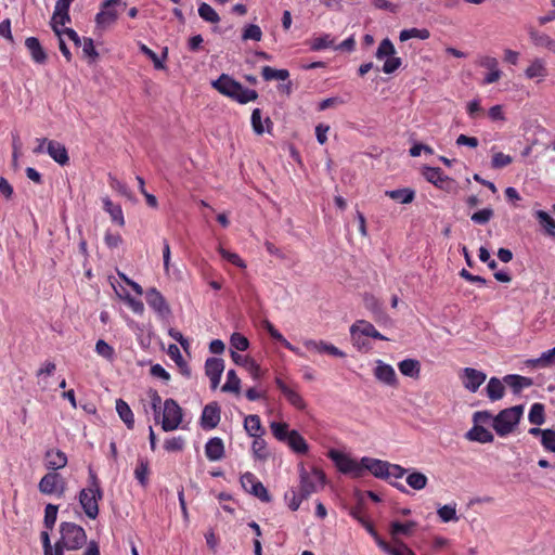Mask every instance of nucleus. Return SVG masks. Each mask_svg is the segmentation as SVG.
<instances>
[{"label": "nucleus", "mask_w": 555, "mask_h": 555, "mask_svg": "<svg viewBox=\"0 0 555 555\" xmlns=\"http://www.w3.org/2000/svg\"><path fill=\"white\" fill-rule=\"evenodd\" d=\"M103 499V490L96 474L90 468L88 477V487L79 493V503L85 514L90 519H95L99 515V501Z\"/></svg>", "instance_id": "f257e3e1"}, {"label": "nucleus", "mask_w": 555, "mask_h": 555, "mask_svg": "<svg viewBox=\"0 0 555 555\" xmlns=\"http://www.w3.org/2000/svg\"><path fill=\"white\" fill-rule=\"evenodd\" d=\"M60 541L66 546L67 551H76L87 543V533L85 529L70 521L60 524Z\"/></svg>", "instance_id": "f03ea898"}, {"label": "nucleus", "mask_w": 555, "mask_h": 555, "mask_svg": "<svg viewBox=\"0 0 555 555\" xmlns=\"http://www.w3.org/2000/svg\"><path fill=\"white\" fill-rule=\"evenodd\" d=\"M524 413L522 405H515L508 409L502 410L493 418V429L500 437H505L511 434L514 427L519 423Z\"/></svg>", "instance_id": "7ed1b4c3"}, {"label": "nucleus", "mask_w": 555, "mask_h": 555, "mask_svg": "<svg viewBox=\"0 0 555 555\" xmlns=\"http://www.w3.org/2000/svg\"><path fill=\"white\" fill-rule=\"evenodd\" d=\"M422 176L427 182L448 194L455 195L459 193L460 186L457 181L444 175L439 167L424 166Z\"/></svg>", "instance_id": "20e7f679"}, {"label": "nucleus", "mask_w": 555, "mask_h": 555, "mask_svg": "<svg viewBox=\"0 0 555 555\" xmlns=\"http://www.w3.org/2000/svg\"><path fill=\"white\" fill-rule=\"evenodd\" d=\"M375 57L377 60H385L382 68L385 74H392L402 65V60L396 56L395 46L389 38L380 41L375 52Z\"/></svg>", "instance_id": "39448f33"}, {"label": "nucleus", "mask_w": 555, "mask_h": 555, "mask_svg": "<svg viewBox=\"0 0 555 555\" xmlns=\"http://www.w3.org/2000/svg\"><path fill=\"white\" fill-rule=\"evenodd\" d=\"M328 457L334 462L335 466L340 473L350 475L352 478L362 477V460L358 462L357 460L337 450H331L328 452Z\"/></svg>", "instance_id": "423d86ee"}, {"label": "nucleus", "mask_w": 555, "mask_h": 555, "mask_svg": "<svg viewBox=\"0 0 555 555\" xmlns=\"http://www.w3.org/2000/svg\"><path fill=\"white\" fill-rule=\"evenodd\" d=\"M325 483V474L318 468H313L311 472L302 469L300 472V485L299 491L304 498H309L312 493L318 491L319 486L322 487Z\"/></svg>", "instance_id": "0eeeda50"}, {"label": "nucleus", "mask_w": 555, "mask_h": 555, "mask_svg": "<svg viewBox=\"0 0 555 555\" xmlns=\"http://www.w3.org/2000/svg\"><path fill=\"white\" fill-rule=\"evenodd\" d=\"M182 409L173 399H166L164 402V412L162 428L164 431H172L182 423Z\"/></svg>", "instance_id": "6e6552de"}, {"label": "nucleus", "mask_w": 555, "mask_h": 555, "mask_svg": "<svg viewBox=\"0 0 555 555\" xmlns=\"http://www.w3.org/2000/svg\"><path fill=\"white\" fill-rule=\"evenodd\" d=\"M38 489L42 494L63 496L66 490L64 478L55 472L47 473L39 481Z\"/></svg>", "instance_id": "1a4fd4ad"}, {"label": "nucleus", "mask_w": 555, "mask_h": 555, "mask_svg": "<svg viewBox=\"0 0 555 555\" xmlns=\"http://www.w3.org/2000/svg\"><path fill=\"white\" fill-rule=\"evenodd\" d=\"M241 485L243 489L253 494L254 496L258 498L262 502H270L271 496L263 486V483L250 472H246L241 476Z\"/></svg>", "instance_id": "9d476101"}, {"label": "nucleus", "mask_w": 555, "mask_h": 555, "mask_svg": "<svg viewBox=\"0 0 555 555\" xmlns=\"http://www.w3.org/2000/svg\"><path fill=\"white\" fill-rule=\"evenodd\" d=\"M350 334L353 339V344L357 347H360V335L379 340H388V338L380 334L372 323L365 320H358L354 322L350 327Z\"/></svg>", "instance_id": "9b49d317"}, {"label": "nucleus", "mask_w": 555, "mask_h": 555, "mask_svg": "<svg viewBox=\"0 0 555 555\" xmlns=\"http://www.w3.org/2000/svg\"><path fill=\"white\" fill-rule=\"evenodd\" d=\"M274 382L289 404L300 411L306 409V402L298 392L296 384H287L279 376L275 377Z\"/></svg>", "instance_id": "f8f14e48"}, {"label": "nucleus", "mask_w": 555, "mask_h": 555, "mask_svg": "<svg viewBox=\"0 0 555 555\" xmlns=\"http://www.w3.org/2000/svg\"><path fill=\"white\" fill-rule=\"evenodd\" d=\"M486 378V373L473 367H464L460 372V379L462 380L464 388L470 392H476L485 383Z\"/></svg>", "instance_id": "ddd939ff"}, {"label": "nucleus", "mask_w": 555, "mask_h": 555, "mask_svg": "<svg viewBox=\"0 0 555 555\" xmlns=\"http://www.w3.org/2000/svg\"><path fill=\"white\" fill-rule=\"evenodd\" d=\"M145 300L147 305L160 317H167L170 313V308L159 291L152 287L145 293Z\"/></svg>", "instance_id": "4468645a"}, {"label": "nucleus", "mask_w": 555, "mask_h": 555, "mask_svg": "<svg viewBox=\"0 0 555 555\" xmlns=\"http://www.w3.org/2000/svg\"><path fill=\"white\" fill-rule=\"evenodd\" d=\"M241 82L234 80L227 74H222L217 80L212 81V87L216 90L232 100L238 95L237 91H241Z\"/></svg>", "instance_id": "2eb2a0df"}, {"label": "nucleus", "mask_w": 555, "mask_h": 555, "mask_svg": "<svg viewBox=\"0 0 555 555\" xmlns=\"http://www.w3.org/2000/svg\"><path fill=\"white\" fill-rule=\"evenodd\" d=\"M374 376L380 383L390 386H398V378L393 367L390 364L384 363L382 360L376 361V367L374 369Z\"/></svg>", "instance_id": "dca6fc26"}, {"label": "nucleus", "mask_w": 555, "mask_h": 555, "mask_svg": "<svg viewBox=\"0 0 555 555\" xmlns=\"http://www.w3.org/2000/svg\"><path fill=\"white\" fill-rule=\"evenodd\" d=\"M120 0H105L102 3L101 11L95 16V22L99 26H108L117 20V12L114 5L119 4Z\"/></svg>", "instance_id": "f3484780"}, {"label": "nucleus", "mask_w": 555, "mask_h": 555, "mask_svg": "<svg viewBox=\"0 0 555 555\" xmlns=\"http://www.w3.org/2000/svg\"><path fill=\"white\" fill-rule=\"evenodd\" d=\"M417 524L413 520L405 522L391 521L389 525V534L392 543L403 542L400 537H411L416 528Z\"/></svg>", "instance_id": "a211bd4d"}, {"label": "nucleus", "mask_w": 555, "mask_h": 555, "mask_svg": "<svg viewBox=\"0 0 555 555\" xmlns=\"http://www.w3.org/2000/svg\"><path fill=\"white\" fill-rule=\"evenodd\" d=\"M68 463L65 452L59 449H49L44 453V467L50 472L64 468Z\"/></svg>", "instance_id": "6ab92c4d"}, {"label": "nucleus", "mask_w": 555, "mask_h": 555, "mask_svg": "<svg viewBox=\"0 0 555 555\" xmlns=\"http://www.w3.org/2000/svg\"><path fill=\"white\" fill-rule=\"evenodd\" d=\"M220 422V408L216 402L207 404L203 409L201 426L204 429H214Z\"/></svg>", "instance_id": "aec40b11"}, {"label": "nucleus", "mask_w": 555, "mask_h": 555, "mask_svg": "<svg viewBox=\"0 0 555 555\" xmlns=\"http://www.w3.org/2000/svg\"><path fill=\"white\" fill-rule=\"evenodd\" d=\"M388 462L372 457H362V475L369 470L374 477L387 479Z\"/></svg>", "instance_id": "412c9836"}, {"label": "nucleus", "mask_w": 555, "mask_h": 555, "mask_svg": "<svg viewBox=\"0 0 555 555\" xmlns=\"http://www.w3.org/2000/svg\"><path fill=\"white\" fill-rule=\"evenodd\" d=\"M231 359L236 365L246 369L254 379H259L261 377L260 365L256 363V361L250 357L243 356L234 350H231Z\"/></svg>", "instance_id": "4be33fe9"}, {"label": "nucleus", "mask_w": 555, "mask_h": 555, "mask_svg": "<svg viewBox=\"0 0 555 555\" xmlns=\"http://www.w3.org/2000/svg\"><path fill=\"white\" fill-rule=\"evenodd\" d=\"M308 350H313L319 353H327L333 357L345 358L346 353L338 349L336 346L328 344L324 340L308 339L304 343Z\"/></svg>", "instance_id": "5701e85b"}, {"label": "nucleus", "mask_w": 555, "mask_h": 555, "mask_svg": "<svg viewBox=\"0 0 555 555\" xmlns=\"http://www.w3.org/2000/svg\"><path fill=\"white\" fill-rule=\"evenodd\" d=\"M47 153L61 166H65L69 162L67 150L61 142L54 140L48 141Z\"/></svg>", "instance_id": "b1692460"}, {"label": "nucleus", "mask_w": 555, "mask_h": 555, "mask_svg": "<svg viewBox=\"0 0 555 555\" xmlns=\"http://www.w3.org/2000/svg\"><path fill=\"white\" fill-rule=\"evenodd\" d=\"M25 47L27 48L31 60L37 64H44L48 55L42 48L40 41L36 37H28L25 40Z\"/></svg>", "instance_id": "393cba45"}, {"label": "nucleus", "mask_w": 555, "mask_h": 555, "mask_svg": "<svg viewBox=\"0 0 555 555\" xmlns=\"http://www.w3.org/2000/svg\"><path fill=\"white\" fill-rule=\"evenodd\" d=\"M205 455L209 461H219L224 456V444L221 438H210L205 444Z\"/></svg>", "instance_id": "a878e982"}, {"label": "nucleus", "mask_w": 555, "mask_h": 555, "mask_svg": "<svg viewBox=\"0 0 555 555\" xmlns=\"http://www.w3.org/2000/svg\"><path fill=\"white\" fill-rule=\"evenodd\" d=\"M528 34L534 46L547 49L555 53V40L551 36L533 28H530Z\"/></svg>", "instance_id": "bb28decb"}, {"label": "nucleus", "mask_w": 555, "mask_h": 555, "mask_svg": "<svg viewBox=\"0 0 555 555\" xmlns=\"http://www.w3.org/2000/svg\"><path fill=\"white\" fill-rule=\"evenodd\" d=\"M363 304L365 309H367L373 314L376 321H379L385 317L382 301L373 294L365 293L363 295Z\"/></svg>", "instance_id": "cd10ccee"}, {"label": "nucleus", "mask_w": 555, "mask_h": 555, "mask_svg": "<svg viewBox=\"0 0 555 555\" xmlns=\"http://www.w3.org/2000/svg\"><path fill=\"white\" fill-rule=\"evenodd\" d=\"M525 75L529 79L538 78L539 81L543 80L548 75L545 61L542 59L533 60L525 70Z\"/></svg>", "instance_id": "c85d7f7f"}, {"label": "nucleus", "mask_w": 555, "mask_h": 555, "mask_svg": "<svg viewBox=\"0 0 555 555\" xmlns=\"http://www.w3.org/2000/svg\"><path fill=\"white\" fill-rule=\"evenodd\" d=\"M503 380L513 389L514 393H519L524 388H528L533 384L531 378L516 374L506 375Z\"/></svg>", "instance_id": "c756f323"}, {"label": "nucleus", "mask_w": 555, "mask_h": 555, "mask_svg": "<svg viewBox=\"0 0 555 555\" xmlns=\"http://www.w3.org/2000/svg\"><path fill=\"white\" fill-rule=\"evenodd\" d=\"M466 438L470 441H478L481 443H489L494 439L492 433L481 425H474L466 434Z\"/></svg>", "instance_id": "7c9ffc66"}, {"label": "nucleus", "mask_w": 555, "mask_h": 555, "mask_svg": "<svg viewBox=\"0 0 555 555\" xmlns=\"http://www.w3.org/2000/svg\"><path fill=\"white\" fill-rule=\"evenodd\" d=\"M398 369L404 376L418 378L421 373V363L415 359H404L398 363Z\"/></svg>", "instance_id": "2f4dec72"}, {"label": "nucleus", "mask_w": 555, "mask_h": 555, "mask_svg": "<svg viewBox=\"0 0 555 555\" xmlns=\"http://www.w3.org/2000/svg\"><path fill=\"white\" fill-rule=\"evenodd\" d=\"M244 428L251 437H260L264 434L260 417L256 414H250L245 417Z\"/></svg>", "instance_id": "473e14b6"}, {"label": "nucleus", "mask_w": 555, "mask_h": 555, "mask_svg": "<svg viewBox=\"0 0 555 555\" xmlns=\"http://www.w3.org/2000/svg\"><path fill=\"white\" fill-rule=\"evenodd\" d=\"M385 195L398 203L410 204L415 198V191L410 188H403L398 190L386 191Z\"/></svg>", "instance_id": "72a5a7b5"}, {"label": "nucleus", "mask_w": 555, "mask_h": 555, "mask_svg": "<svg viewBox=\"0 0 555 555\" xmlns=\"http://www.w3.org/2000/svg\"><path fill=\"white\" fill-rule=\"evenodd\" d=\"M286 442L288 447L298 454H306L308 452V444L305 438L297 430L289 431Z\"/></svg>", "instance_id": "f704fd0d"}, {"label": "nucleus", "mask_w": 555, "mask_h": 555, "mask_svg": "<svg viewBox=\"0 0 555 555\" xmlns=\"http://www.w3.org/2000/svg\"><path fill=\"white\" fill-rule=\"evenodd\" d=\"M116 411H117L119 417L121 418V421L126 424V426L129 429H132L134 426V416H133V413H132L129 404L122 399H117L116 400Z\"/></svg>", "instance_id": "c9c22d12"}, {"label": "nucleus", "mask_w": 555, "mask_h": 555, "mask_svg": "<svg viewBox=\"0 0 555 555\" xmlns=\"http://www.w3.org/2000/svg\"><path fill=\"white\" fill-rule=\"evenodd\" d=\"M487 396L491 401H498L503 398L505 387L498 377H491L486 387Z\"/></svg>", "instance_id": "e433bc0d"}, {"label": "nucleus", "mask_w": 555, "mask_h": 555, "mask_svg": "<svg viewBox=\"0 0 555 555\" xmlns=\"http://www.w3.org/2000/svg\"><path fill=\"white\" fill-rule=\"evenodd\" d=\"M103 208L118 225L125 224V218L120 205H115L108 197L103 198Z\"/></svg>", "instance_id": "4c0bfd02"}, {"label": "nucleus", "mask_w": 555, "mask_h": 555, "mask_svg": "<svg viewBox=\"0 0 555 555\" xmlns=\"http://www.w3.org/2000/svg\"><path fill=\"white\" fill-rule=\"evenodd\" d=\"M526 364L531 367H547L555 364V347L541 354L537 359H529Z\"/></svg>", "instance_id": "58836bf2"}, {"label": "nucleus", "mask_w": 555, "mask_h": 555, "mask_svg": "<svg viewBox=\"0 0 555 555\" xmlns=\"http://www.w3.org/2000/svg\"><path fill=\"white\" fill-rule=\"evenodd\" d=\"M168 353L178 365L180 373L188 378L191 377V369L181 356L179 348L176 345H170L168 348Z\"/></svg>", "instance_id": "ea45409f"}, {"label": "nucleus", "mask_w": 555, "mask_h": 555, "mask_svg": "<svg viewBox=\"0 0 555 555\" xmlns=\"http://www.w3.org/2000/svg\"><path fill=\"white\" fill-rule=\"evenodd\" d=\"M224 370V361L221 358H208L205 362L207 376H221Z\"/></svg>", "instance_id": "a19ab883"}, {"label": "nucleus", "mask_w": 555, "mask_h": 555, "mask_svg": "<svg viewBox=\"0 0 555 555\" xmlns=\"http://www.w3.org/2000/svg\"><path fill=\"white\" fill-rule=\"evenodd\" d=\"M150 465L147 460L139 459L137 467L134 469V477L142 487H146L149 483Z\"/></svg>", "instance_id": "79ce46f5"}, {"label": "nucleus", "mask_w": 555, "mask_h": 555, "mask_svg": "<svg viewBox=\"0 0 555 555\" xmlns=\"http://www.w3.org/2000/svg\"><path fill=\"white\" fill-rule=\"evenodd\" d=\"M261 76L266 81L286 80L289 77V72L287 69H275L271 66H263Z\"/></svg>", "instance_id": "37998d69"}, {"label": "nucleus", "mask_w": 555, "mask_h": 555, "mask_svg": "<svg viewBox=\"0 0 555 555\" xmlns=\"http://www.w3.org/2000/svg\"><path fill=\"white\" fill-rule=\"evenodd\" d=\"M430 37V33L426 28H409L400 31L399 39L400 41H406L412 38H417L421 40H426Z\"/></svg>", "instance_id": "c03bdc74"}, {"label": "nucleus", "mask_w": 555, "mask_h": 555, "mask_svg": "<svg viewBox=\"0 0 555 555\" xmlns=\"http://www.w3.org/2000/svg\"><path fill=\"white\" fill-rule=\"evenodd\" d=\"M335 47V39L330 34H324L322 36L315 37L311 40L310 48L313 51H321L324 49Z\"/></svg>", "instance_id": "a18cd8bd"}, {"label": "nucleus", "mask_w": 555, "mask_h": 555, "mask_svg": "<svg viewBox=\"0 0 555 555\" xmlns=\"http://www.w3.org/2000/svg\"><path fill=\"white\" fill-rule=\"evenodd\" d=\"M223 392H234L236 395L241 391V379L236 375L234 370H230L227 374V382L222 386Z\"/></svg>", "instance_id": "49530a36"}, {"label": "nucleus", "mask_w": 555, "mask_h": 555, "mask_svg": "<svg viewBox=\"0 0 555 555\" xmlns=\"http://www.w3.org/2000/svg\"><path fill=\"white\" fill-rule=\"evenodd\" d=\"M198 15L208 23L217 24L220 22V16L216 10L206 2H203L198 7Z\"/></svg>", "instance_id": "de8ad7c7"}, {"label": "nucleus", "mask_w": 555, "mask_h": 555, "mask_svg": "<svg viewBox=\"0 0 555 555\" xmlns=\"http://www.w3.org/2000/svg\"><path fill=\"white\" fill-rule=\"evenodd\" d=\"M428 478L421 472H412L406 476V483L414 490L426 488Z\"/></svg>", "instance_id": "09e8293b"}, {"label": "nucleus", "mask_w": 555, "mask_h": 555, "mask_svg": "<svg viewBox=\"0 0 555 555\" xmlns=\"http://www.w3.org/2000/svg\"><path fill=\"white\" fill-rule=\"evenodd\" d=\"M528 418L533 425H542L545 422L544 405L539 402L533 403L530 408Z\"/></svg>", "instance_id": "8fccbe9b"}, {"label": "nucleus", "mask_w": 555, "mask_h": 555, "mask_svg": "<svg viewBox=\"0 0 555 555\" xmlns=\"http://www.w3.org/2000/svg\"><path fill=\"white\" fill-rule=\"evenodd\" d=\"M67 23H70L69 13L53 12L51 25H52L53 31L55 33V35L57 37L63 36V29L59 28V26H64Z\"/></svg>", "instance_id": "3c124183"}, {"label": "nucleus", "mask_w": 555, "mask_h": 555, "mask_svg": "<svg viewBox=\"0 0 555 555\" xmlns=\"http://www.w3.org/2000/svg\"><path fill=\"white\" fill-rule=\"evenodd\" d=\"M254 438L255 440L253 441L251 450L255 457L259 460H267L269 457V451L264 439H262V436Z\"/></svg>", "instance_id": "603ef678"}, {"label": "nucleus", "mask_w": 555, "mask_h": 555, "mask_svg": "<svg viewBox=\"0 0 555 555\" xmlns=\"http://www.w3.org/2000/svg\"><path fill=\"white\" fill-rule=\"evenodd\" d=\"M535 217L550 235L555 234V220L547 212L538 210L535 211Z\"/></svg>", "instance_id": "864d4df0"}, {"label": "nucleus", "mask_w": 555, "mask_h": 555, "mask_svg": "<svg viewBox=\"0 0 555 555\" xmlns=\"http://www.w3.org/2000/svg\"><path fill=\"white\" fill-rule=\"evenodd\" d=\"M57 505L49 503L44 508V518H43V525L46 529L51 530L57 518Z\"/></svg>", "instance_id": "5fc2aeb1"}, {"label": "nucleus", "mask_w": 555, "mask_h": 555, "mask_svg": "<svg viewBox=\"0 0 555 555\" xmlns=\"http://www.w3.org/2000/svg\"><path fill=\"white\" fill-rule=\"evenodd\" d=\"M285 500L287 501V505L289 507V509L292 511H297L301 504V502L304 500H306L307 498H304L302 496V493L300 491H296L294 489H291L289 491H287L284 495Z\"/></svg>", "instance_id": "6e6d98bb"}, {"label": "nucleus", "mask_w": 555, "mask_h": 555, "mask_svg": "<svg viewBox=\"0 0 555 555\" xmlns=\"http://www.w3.org/2000/svg\"><path fill=\"white\" fill-rule=\"evenodd\" d=\"M230 345H231V348L236 352L245 351L249 347V341L244 335L235 332L231 335Z\"/></svg>", "instance_id": "4d7b16f0"}, {"label": "nucleus", "mask_w": 555, "mask_h": 555, "mask_svg": "<svg viewBox=\"0 0 555 555\" xmlns=\"http://www.w3.org/2000/svg\"><path fill=\"white\" fill-rule=\"evenodd\" d=\"M493 216H494L493 209L490 207H487V208H483L481 210L474 212L470 216V220L476 224L482 225V224L488 223L492 219Z\"/></svg>", "instance_id": "13d9d810"}, {"label": "nucleus", "mask_w": 555, "mask_h": 555, "mask_svg": "<svg viewBox=\"0 0 555 555\" xmlns=\"http://www.w3.org/2000/svg\"><path fill=\"white\" fill-rule=\"evenodd\" d=\"M270 428H271L273 436L279 441H286L288 439L289 430H288V425L286 423L273 422V423H271Z\"/></svg>", "instance_id": "bf43d9fd"}, {"label": "nucleus", "mask_w": 555, "mask_h": 555, "mask_svg": "<svg viewBox=\"0 0 555 555\" xmlns=\"http://www.w3.org/2000/svg\"><path fill=\"white\" fill-rule=\"evenodd\" d=\"M438 516L443 522L457 520L456 516V504H447L438 509Z\"/></svg>", "instance_id": "052dcab7"}, {"label": "nucleus", "mask_w": 555, "mask_h": 555, "mask_svg": "<svg viewBox=\"0 0 555 555\" xmlns=\"http://www.w3.org/2000/svg\"><path fill=\"white\" fill-rule=\"evenodd\" d=\"M389 555H415V553L404 543H388L387 550H383Z\"/></svg>", "instance_id": "680f3d73"}, {"label": "nucleus", "mask_w": 555, "mask_h": 555, "mask_svg": "<svg viewBox=\"0 0 555 555\" xmlns=\"http://www.w3.org/2000/svg\"><path fill=\"white\" fill-rule=\"evenodd\" d=\"M95 352L108 361H112L115 357L114 348L103 339L96 341Z\"/></svg>", "instance_id": "e2e57ef3"}, {"label": "nucleus", "mask_w": 555, "mask_h": 555, "mask_svg": "<svg viewBox=\"0 0 555 555\" xmlns=\"http://www.w3.org/2000/svg\"><path fill=\"white\" fill-rule=\"evenodd\" d=\"M218 251L221 255V257L223 259H225L227 261H229L230 263H232L238 268H242V269L246 268L245 261L236 253L227 250L225 248H223L221 246L218 248Z\"/></svg>", "instance_id": "0e129e2a"}, {"label": "nucleus", "mask_w": 555, "mask_h": 555, "mask_svg": "<svg viewBox=\"0 0 555 555\" xmlns=\"http://www.w3.org/2000/svg\"><path fill=\"white\" fill-rule=\"evenodd\" d=\"M237 94L238 95L234 98V101L241 104H246L248 102L257 100L258 98V93L256 90L247 89L243 85L241 86V91H237Z\"/></svg>", "instance_id": "69168bd1"}, {"label": "nucleus", "mask_w": 555, "mask_h": 555, "mask_svg": "<svg viewBox=\"0 0 555 555\" xmlns=\"http://www.w3.org/2000/svg\"><path fill=\"white\" fill-rule=\"evenodd\" d=\"M243 40L260 41L262 38L261 28L258 25L249 24L244 28Z\"/></svg>", "instance_id": "338daca9"}, {"label": "nucleus", "mask_w": 555, "mask_h": 555, "mask_svg": "<svg viewBox=\"0 0 555 555\" xmlns=\"http://www.w3.org/2000/svg\"><path fill=\"white\" fill-rule=\"evenodd\" d=\"M185 440L183 437H172L164 442V448L168 452H180L184 449Z\"/></svg>", "instance_id": "774afa93"}]
</instances>
